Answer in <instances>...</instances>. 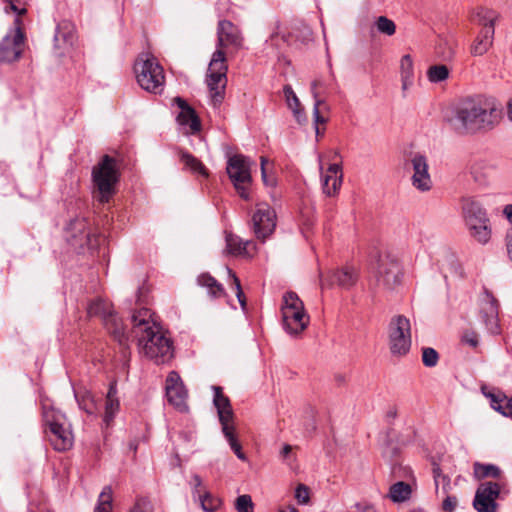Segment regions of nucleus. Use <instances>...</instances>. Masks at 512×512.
Instances as JSON below:
<instances>
[{"label":"nucleus","mask_w":512,"mask_h":512,"mask_svg":"<svg viewBox=\"0 0 512 512\" xmlns=\"http://www.w3.org/2000/svg\"><path fill=\"white\" fill-rule=\"evenodd\" d=\"M131 335L137 340L140 352L157 364L173 357V345L169 337L152 318L148 308L136 310L131 315Z\"/></svg>","instance_id":"nucleus-1"},{"label":"nucleus","mask_w":512,"mask_h":512,"mask_svg":"<svg viewBox=\"0 0 512 512\" xmlns=\"http://www.w3.org/2000/svg\"><path fill=\"white\" fill-rule=\"evenodd\" d=\"M446 122L459 135L475 134L492 129L497 122V113L489 101L471 98L457 104L446 116Z\"/></svg>","instance_id":"nucleus-2"},{"label":"nucleus","mask_w":512,"mask_h":512,"mask_svg":"<svg viewBox=\"0 0 512 512\" xmlns=\"http://www.w3.org/2000/svg\"><path fill=\"white\" fill-rule=\"evenodd\" d=\"M368 267L378 289L394 291L401 285L402 267L397 257L387 249L373 248L369 253Z\"/></svg>","instance_id":"nucleus-3"},{"label":"nucleus","mask_w":512,"mask_h":512,"mask_svg":"<svg viewBox=\"0 0 512 512\" xmlns=\"http://www.w3.org/2000/svg\"><path fill=\"white\" fill-rule=\"evenodd\" d=\"M119 179L120 171L117 160L109 155H104L92 169L94 192L100 203H108L115 195Z\"/></svg>","instance_id":"nucleus-4"},{"label":"nucleus","mask_w":512,"mask_h":512,"mask_svg":"<svg viewBox=\"0 0 512 512\" xmlns=\"http://www.w3.org/2000/svg\"><path fill=\"white\" fill-rule=\"evenodd\" d=\"M43 421L48 440L56 451H67L73 446L71 426L61 411L43 405Z\"/></svg>","instance_id":"nucleus-5"},{"label":"nucleus","mask_w":512,"mask_h":512,"mask_svg":"<svg viewBox=\"0 0 512 512\" xmlns=\"http://www.w3.org/2000/svg\"><path fill=\"white\" fill-rule=\"evenodd\" d=\"M214 391L213 404L217 409L219 422L225 439L228 441L230 448L233 450L238 459L246 461L247 457L242 452V447L235 435L234 412L230 400L222 392L219 386H212Z\"/></svg>","instance_id":"nucleus-6"},{"label":"nucleus","mask_w":512,"mask_h":512,"mask_svg":"<svg viewBox=\"0 0 512 512\" xmlns=\"http://www.w3.org/2000/svg\"><path fill=\"white\" fill-rule=\"evenodd\" d=\"M283 327L290 335H298L309 324V316L305 313L304 304L295 292H287L283 296L281 307Z\"/></svg>","instance_id":"nucleus-7"},{"label":"nucleus","mask_w":512,"mask_h":512,"mask_svg":"<svg viewBox=\"0 0 512 512\" xmlns=\"http://www.w3.org/2000/svg\"><path fill=\"white\" fill-rule=\"evenodd\" d=\"M89 317L97 316L102 318L106 330L122 346L127 344L128 334L126 333L121 320L113 313L110 303L102 298H95L87 306Z\"/></svg>","instance_id":"nucleus-8"},{"label":"nucleus","mask_w":512,"mask_h":512,"mask_svg":"<svg viewBox=\"0 0 512 512\" xmlns=\"http://www.w3.org/2000/svg\"><path fill=\"white\" fill-rule=\"evenodd\" d=\"M227 69L225 53L216 49L209 63L206 79L214 107L219 106L224 99Z\"/></svg>","instance_id":"nucleus-9"},{"label":"nucleus","mask_w":512,"mask_h":512,"mask_svg":"<svg viewBox=\"0 0 512 512\" xmlns=\"http://www.w3.org/2000/svg\"><path fill=\"white\" fill-rule=\"evenodd\" d=\"M135 73L140 87L148 92L160 93L164 84L163 68L156 58L145 55L135 63Z\"/></svg>","instance_id":"nucleus-10"},{"label":"nucleus","mask_w":512,"mask_h":512,"mask_svg":"<svg viewBox=\"0 0 512 512\" xmlns=\"http://www.w3.org/2000/svg\"><path fill=\"white\" fill-rule=\"evenodd\" d=\"M390 352L394 356H405L411 348V324L403 315L394 316L388 326Z\"/></svg>","instance_id":"nucleus-11"},{"label":"nucleus","mask_w":512,"mask_h":512,"mask_svg":"<svg viewBox=\"0 0 512 512\" xmlns=\"http://www.w3.org/2000/svg\"><path fill=\"white\" fill-rule=\"evenodd\" d=\"M250 158L236 154L231 156L227 162V173L239 196L245 200L249 198L248 186L252 181Z\"/></svg>","instance_id":"nucleus-12"},{"label":"nucleus","mask_w":512,"mask_h":512,"mask_svg":"<svg viewBox=\"0 0 512 512\" xmlns=\"http://www.w3.org/2000/svg\"><path fill=\"white\" fill-rule=\"evenodd\" d=\"M496 12L493 10L481 8L477 11L474 21L482 26V29L471 47V52L475 56L483 55L488 51L492 44L494 36V23Z\"/></svg>","instance_id":"nucleus-13"},{"label":"nucleus","mask_w":512,"mask_h":512,"mask_svg":"<svg viewBox=\"0 0 512 512\" xmlns=\"http://www.w3.org/2000/svg\"><path fill=\"white\" fill-rule=\"evenodd\" d=\"M501 484L499 482H482L475 493L473 507L477 512H497L498 504L496 500L501 493Z\"/></svg>","instance_id":"nucleus-14"},{"label":"nucleus","mask_w":512,"mask_h":512,"mask_svg":"<svg viewBox=\"0 0 512 512\" xmlns=\"http://www.w3.org/2000/svg\"><path fill=\"white\" fill-rule=\"evenodd\" d=\"M479 301L480 318L486 329L491 334L499 333V305L497 299L488 289L484 288Z\"/></svg>","instance_id":"nucleus-15"},{"label":"nucleus","mask_w":512,"mask_h":512,"mask_svg":"<svg viewBox=\"0 0 512 512\" xmlns=\"http://www.w3.org/2000/svg\"><path fill=\"white\" fill-rule=\"evenodd\" d=\"M460 210L464 220L471 224H487L491 221L484 204L475 196H462Z\"/></svg>","instance_id":"nucleus-16"},{"label":"nucleus","mask_w":512,"mask_h":512,"mask_svg":"<svg viewBox=\"0 0 512 512\" xmlns=\"http://www.w3.org/2000/svg\"><path fill=\"white\" fill-rule=\"evenodd\" d=\"M24 34L19 27L7 34L0 43V62H13L20 58Z\"/></svg>","instance_id":"nucleus-17"},{"label":"nucleus","mask_w":512,"mask_h":512,"mask_svg":"<svg viewBox=\"0 0 512 512\" xmlns=\"http://www.w3.org/2000/svg\"><path fill=\"white\" fill-rule=\"evenodd\" d=\"M410 163L413 169V175L411 177L413 187L421 192L431 190L432 179L429 174L427 158L420 153H415L412 155Z\"/></svg>","instance_id":"nucleus-18"},{"label":"nucleus","mask_w":512,"mask_h":512,"mask_svg":"<svg viewBox=\"0 0 512 512\" xmlns=\"http://www.w3.org/2000/svg\"><path fill=\"white\" fill-rule=\"evenodd\" d=\"M77 40L75 25L68 20L59 22L54 34V51L58 56H63L73 48Z\"/></svg>","instance_id":"nucleus-19"},{"label":"nucleus","mask_w":512,"mask_h":512,"mask_svg":"<svg viewBox=\"0 0 512 512\" xmlns=\"http://www.w3.org/2000/svg\"><path fill=\"white\" fill-rule=\"evenodd\" d=\"M165 390L167 399L171 405L176 407L179 411H187V391L184 388L183 382L177 372L171 371L168 374Z\"/></svg>","instance_id":"nucleus-20"},{"label":"nucleus","mask_w":512,"mask_h":512,"mask_svg":"<svg viewBox=\"0 0 512 512\" xmlns=\"http://www.w3.org/2000/svg\"><path fill=\"white\" fill-rule=\"evenodd\" d=\"M217 35V49L221 50L222 47H227L229 45L240 47L242 44V37L239 29L230 21L222 20L219 22Z\"/></svg>","instance_id":"nucleus-21"},{"label":"nucleus","mask_w":512,"mask_h":512,"mask_svg":"<svg viewBox=\"0 0 512 512\" xmlns=\"http://www.w3.org/2000/svg\"><path fill=\"white\" fill-rule=\"evenodd\" d=\"M226 251L233 256L251 257L255 250V244L246 240L243 241L239 236L225 231Z\"/></svg>","instance_id":"nucleus-22"},{"label":"nucleus","mask_w":512,"mask_h":512,"mask_svg":"<svg viewBox=\"0 0 512 512\" xmlns=\"http://www.w3.org/2000/svg\"><path fill=\"white\" fill-rule=\"evenodd\" d=\"M342 170L339 164H330L326 174L322 177L323 193L329 197L335 196L342 185Z\"/></svg>","instance_id":"nucleus-23"},{"label":"nucleus","mask_w":512,"mask_h":512,"mask_svg":"<svg viewBox=\"0 0 512 512\" xmlns=\"http://www.w3.org/2000/svg\"><path fill=\"white\" fill-rule=\"evenodd\" d=\"M175 103L180 108V113L177 116L178 123L182 126H188L192 133L199 132L201 124L194 109L180 97L175 98Z\"/></svg>","instance_id":"nucleus-24"},{"label":"nucleus","mask_w":512,"mask_h":512,"mask_svg":"<svg viewBox=\"0 0 512 512\" xmlns=\"http://www.w3.org/2000/svg\"><path fill=\"white\" fill-rule=\"evenodd\" d=\"M484 395L489 399L491 408L512 419V397H508L499 390L484 393Z\"/></svg>","instance_id":"nucleus-25"},{"label":"nucleus","mask_w":512,"mask_h":512,"mask_svg":"<svg viewBox=\"0 0 512 512\" xmlns=\"http://www.w3.org/2000/svg\"><path fill=\"white\" fill-rule=\"evenodd\" d=\"M117 393H118V391H117L116 382L110 383L109 389H108V392L106 395L105 412H104V417H103V421L106 426H109L111 424V422L113 421L114 417L116 416V414L119 410L120 403H119V399L117 397Z\"/></svg>","instance_id":"nucleus-26"},{"label":"nucleus","mask_w":512,"mask_h":512,"mask_svg":"<svg viewBox=\"0 0 512 512\" xmlns=\"http://www.w3.org/2000/svg\"><path fill=\"white\" fill-rule=\"evenodd\" d=\"M283 93L286 99V103L288 107L292 110L294 117L296 118L298 123H302L306 120L303 109L301 108V104L299 98L295 94L294 90L290 85H285L283 88Z\"/></svg>","instance_id":"nucleus-27"},{"label":"nucleus","mask_w":512,"mask_h":512,"mask_svg":"<svg viewBox=\"0 0 512 512\" xmlns=\"http://www.w3.org/2000/svg\"><path fill=\"white\" fill-rule=\"evenodd\" d=\"M197 282L200 286L207 288L209 295L213 298H220L225 295L223 285L207 273L199 275Z\"/></svg>","instance_id":"nucleus-28"},{"label":"nucleus","mask_w":512,"mask_h":512,"mask_svg":"<svg viewBox=\"0 0 512 512\" xmlns=\"http://www.w3.org/2000/svg\"><path fill=\"white\" fill-rule=\"evenodd\" d=\"M74 396L79 408L85 411L87 414L92 415L97 411L96 400L90 391L85 389L75 390Z\"/></svg>","instance_id":"nucleus-29"},{"label":"nucleus","mask_w":512,"mask_h":512,"mask_svg":"<svg viewBox=\"0 0 512 512\" xmlns=\"http://www.w3.org/2000/svg\"><path fill=\"white\" fill-rule=\"evenodd\" d=\"M252 220L253 224H275L276 212L267 204H259L253 214Z\"/></svg>","instance_id":"nucleus-30"},{"label":"nucleus","mask_w":512,"mask_h":512,"mask_svg":"<svg viewBox=\"0 0 512 512\" xmlns=\"http://www.w3.org/2000/svg\"><path fill=\"white\" fill-rule=\"evenodd\" d=\"M474 475L478 479L494 478L500 479L501 469L494 464H483L476 462L473 466Z\"/></svg>","instance_id":"nucleus-31"},{"label":"nucleus","mask_w":512,"mask_h":512,"mask_svg":"<svg viewBox=\"0 0 512 512\" xmlns=\"http://www.w3.org/2000/svg\"><path fill=\"white\" fill-rule=\"evenodd\" d=\"M319 83L321 84L319 80H314L311 83V93L314 99L313 122L315 126H319V124H325L327 122V119L320 114V106L325 104V100L319 98V92L317 91Z\"/></svg>","instance_id":"nucleus-32"},{"label":"nucleus","mask_w":512,"mask_h":512,"mask_svg":"<svg viewBox=\"0 0 512 512\" xmlns=\"http://www.w3.org/2000/svg\"><path fill=\"white\" fill-rule=\"evenodd\" d=\"M411 487L409 484L399 481L390 487L389 498L396 503L404 502L410 498Z\"/></svg>","instance_id":"nucleus-33"},{"label":"nucleus","mask_w":512,"mask_h":512,"mask_svg":"<svg viewBox=\"0 0 512 512\" xmlns=\"http://www.w3.org/2000/svg\"><path fill=\"white\" fill-rule=\"evenodd\" d=\"M333 277L338 285L348 288L356 282L357 273L353 267H344L335 271Z\"/></svg>","instance_id":"nucleus-34"},{"label":"nucleus","mask_w":512,"mask_h":512,"mask_svg":"<svg viewBox=\"0 0 512 512\" xmlns=\"http://www.w3.org/2000/svg\"><path fill=\"white\" fill-rule=\"evenodd\" d=\"M450 74V70L446 65H432L427 70V78L431 83H440L445 81Z\"/></svg>","instance_id":"nucleus-35"},{"label":"nucleus","mask_w":512,"mask_h":512,"mask_svg":"<svg viewBox=\"0 0 512 512\" xmlns=\"http://www.w3.org/2000/svg\"><path fill=\"white\" fill-rule=\"evenodd\" d=\"M94 512H112V489L110 486L103 488Z\"/></svg>","instance_id":"nucleus-36"},{"label":"nucleus","mask_w":512,"mask_h":512,"mask_svg":"<svg viewBox=\"0 0 512 512\" xmlns=\"http://www.w3.org/2000/svg\"><path fill=\"white\" fill-rule=\"evenodd\" d=\"M197 500L200 503L201 508L205 512H213V511L217 510L220 507V505H221L220 499L215 497V496H213L207 490L203 494H201L197 498Z\"/></svg>","instance_id":"nucleus-37"},{"label":"nucleus","mask_w":512,"mask_h":512,"mask_svg":"<svg viewBox=\"0 0 512 512\" xmlns=\"http://www.w3.org/2000/svg\"><path fill=\"white\" fill-rule=\"evenodd\" d=\"M181 161L184 165L194 173L206 175V169L204 165L188 152H182L180 155Z\"/></svg>","instance_id":"nucleus-38"},{"label":"nucleus","mask_w":512,"mask_h":512,"mask_svg":"<svg viewBox=\"0 0 512 512\" xmlns=\"http://www.w3.org/2000/svg\"><path fill=\"white\" fill-rule=\"evenodd\" d=\"M469 234L481 244H486L491 238L490 226H469Z\"/></svg>","instance_id":"nucleus-39"},{"label":"nucleus","mask_w":512,"mask_h":512,"mask_svg":"<svg viewBox=\"0 0 512 512\" xmlns=\"http://www.w3.org/2000/svg\"><path fill=\"white\" fill-rule=\"evenodd\" d=\"M375 27L381 34L392 36L396 31L395 23L386 16H379L375 21Z\"/></svg>","instance_id":"nucleus-40"},{"label":"nucleus","mask_w":512,"mask_h":512,"mask_svg":"<svg viewBox=\"0 0 512 512\" xmlns=\"http://www.w3.org/2000/svg\"><path fill=\"white\" fill-rule=\"evenodd\" d=\"M415 78L412 58L404 55L400 61V79Z\"/></svg>","instance_id":"nucleus-41"},{"label":"nucleus","mask_w":512,"mask_h":512,"mask_svg":"<svg viewBox=\"0 0 512 512\" xmlns=\"http://www.w3.org/2000/svg\"><path fill=\"white\" fill-rule=\"evenodd\" d=\"M316 80L321 82V84L319 83L317 86L319 98H321V95H326L337 84L335 75L331 68L329 71V77L327 79L317 78Z\"/></svg>","instance_id":"nucleus-42"},{"label":"nucleus","mask_w":512,"mask_h":512,"mask_svg":"<svg viewBox=\"0 0 512 512\" xmlns=\"http://www.w3.org/2000/svg\"><path fill=\"white\" fill-rule=\"evenodd\" d=\"M439 361L438 352L431 347H424L422 349V362L424 366L432 368L437 365Z\"/></svg>","instance_id":"nucleus-43"},{"label":"nucleus","mask_w":512,"mask_h":512,"mask_svg":"<svg viewBox=\"0 0 512 512\" xmlns=\"http://www.w3.org/2000/svg\"><path fill=\"white\" fill-rule=\"evenodd\" d=\"M235 508L237 512H253L254 504L250 495H240L235 500Z\"/></svg>","instance_id":"nucleus-44"},{"label":"nucleus","mask_w":512,"mask_h":512,"mask_svg":"<svg viewBox=\"0 0 512 512\" xmlns=\"http://www.w3.org/2000/svg\"><path fill=\"white\" fill-rule=\"evenodd\" d=\"M189 484L192 488V495L194 499H197L201 494H203L206 491V488L203 485L201 477L197 474L192 475Z\"/></svg>","instance_id":"nucleus-45"},{"label":"nucleus","mask_w":512,"mask_h":512,"mask_svg":"<svg viewBox=\"0 0 512 512\" xmlns=\"http://www.w3.org/2000/svg\"><path fill=\"white\" fill-rule=\"evenodd\" d=\"M227 271H228V274L231 276V278L233 280V284H234L235 289H236V296L238 298V301H239L242 309L245 310L246 309V299H245V295H244V293L242 291V288H241L240 280L235 275V273L232 272L231 269L227 268Z\"/></svg>","instance_id":"nucleus-46"},{"label":"nucleus","mask_w":512,"mask_h":512,"mask_svg":"<svg viewBox=\"0 0 512 512\" xmlns=\"http://www.w3.org/2000/svg\"><path fill=\"white\" fill-rule=\"evenodd\" d=\"M129 512H152V505L146 498H138Z\"/></svg>","instance_id":"nucleus-47"},{"label":"nucleus","mask_w":512,"mask_h":512,"mask_svg":"<svg viewBox=\"0 0 512 512\" xmlns=\"http://www.w3.org/2000/svg\"><path fill=\"white\" fill-rule=\"evenodd\" d=\"M295 498L299 504H307L309 502V489L304 484H299L295 489Z\"/></svg>","instance_id":"nucleus-48"},{"label":"nucleus","mask_w":512,"mask_h":512,"mask_svg":"<svg viewBox=\"0 0 512 512\" xmlns=\"http://www.w3.org/2000/svg\"><path fill=\"white\" fill-rule=\"evenodd\" d=\"M80 228H81V226H76V225H73V226H67V227H66V235L68 236V235H70V234H71V235L73 236V237H72V239H69V238H68V241H69L72 245H77V244L82 245V243H83V241H82V240H83L84 238H87V236H88V233L81 232V234H82V238H81L80 240H78V239H77V237H76V235H74V233H76V232L80 231Z\"/></svg>","instance_id":"nucleus-49"},{"label":"nucleus","mask_w":512,"mask_h":512,"mask_svg":"<svg viewBox=\"0 0 512 512\" xmlns=\"http://www.w3.org/2000/svg\"><path fill=\"white\" fill-rule=\"evenodd\" d=\"M267 162H268V160L265 157L262 156L261 157V175H262V180H263V183L266 186H274L275 183H276V180H275L274 176L268 175L267 168H266Z\"/></svg>","instance_id":"nucleus-50"},{"label":"nucleus","mask_w":512,"mask_h":512,"mask_svg":"<svg viewBox=\"0 0 512 512\" xmlns=\"http://www.w3.org/2000/svg\"><path fill=\"white\" fill-rule=\"evenodd\" d=\"M254 233L258 239L265 241V239L274 232L275 226H253Z\"/></svg>","instance_id":"nucleus-51"},{"label":"nucleus","mask_w":512,"mask_h":512,"mask_svg":"<svg viewBox=\"0 0 512 512\" xmlns=\"http://www.w3.org/2000/svg\"><path fill=\"white\" fill-rule=\"evenodd\" d=\"M462 342L470 347L476 348L479 344L478 334L474 331H466L462 335Z\"/></svg>","instance_id":"nucleus-52"},{"label":"nucleus","mask_w":512,"mask_h":512,"mask_svg":"<svg viewBox=\"0 0 512 512\" xmlns=\"http://www.w3.org/2000/svg\"><path fill=\"white\" fill-rule=\"evenodd\" d=\"M458 504V500L455 496L447 495L443 500L442 508L445 512H454Z\"/></svg>","instance_id":"nucleus-53"},{"label":"nucleus","mask_w":512,"mask_h":512,"mask_svg":"<svg viewBox=\"0 0 512 512\" xmlns=\"http://www.w3.org/2000/svg\"><path fill=\"white\" fill-rule=\"evenodd\" d=\"M502 213V216L504 219L509 223L512 224V204L505 205L501 210L499 208H495L493 210V213L498 214Z\"/></svg>","instance_id":"nucleus-54"},{"label":"nucleus","mask_w":512,"mask_h":512,"mask_svg":"<svg viewBox=\"0 0 512 512\" xmlns=\"http://www.w3.org/2000/svg\"><path fill=\"white\" fill-rule=\"evenodd\" d=\"M415 78L401 79L402 97L406 98L408 91L413 87Z\"/></svg>","instance_id":"nucleus-55"},{"label":"nucleus","mask_w":512,"mask_h":512,"mask_svg":"<svg viewBox=\"0 0 512 512\" xmlns=\"http://www.w3.org/2000/svg\"><path fill=\"white\" fill-rule=\"evenodd\" d=\"M444 475L445 474L442 473L440 466L438 464H433V478H434L436 490H438L439 485H440V480H441L442 476H444Z\"/></svg>","instance_id":"nucleus-56"},{"label":"nucleus","mask_w":512,"mask_h":512,"mask_svg":"<svg viewBox=\"0 0 512 512\" xmlns=\"http://www.w3.org/2000/svg\"><path fill=\"white\" fill-rule=\"evenodd\" d=\"M506 248L509 259L512 261V226L506 233Z\"/></svg>","instance_id":"nucleus-57"},{"label":"nucleus","mask_w":512,"mask_h":512,"mask_svg":"<svg viewBox=\"0 0 512 512\" xmlns=\"http://www.w3.org/2000/svg\"><path fill=\"white\" fill-rule=\"evenodd\" d=\"M472 175H473L474 180H475L478 184H480V185H485V184H487V182H488V181H487L486 177H485V176H482V175L479 173V171H478V169H477V168H474V169H473V171H472Z\"/></svg>","instance_id":"nucleus-58"},{"label":"nucleus","mask_w":512,"mask_h":512,"mask_svg":"<svg viewBox=\"0 0 512 512\" xmlns=\"http://www.w3.org/2000/svg\"><path fill=\"white\" fill-rule=\"evenodd\" d=\"M440 484H442L443 492L445 494H447L451 488V480H450L449 476H447V475L442 476V478L440 480Z\"/></svg>","instance_id":"nucleus-59"},{"label":"nucleus","mask_w":512,"mask_h":512,"mask_svg":"<svg viewBox=\"0 0 512 512\" xmlns=\"http://www.w3.org/2000/svg\"><path fill=\"white\" fill-rule=\"evenodd\" d=\"M292 451V446L289 444H285L281 451V456L285 459L288 458Z\"/></svg>","instance_id":"nucleus-60"},{"label":"nucleus","mask_w":512,"mask_h":512,"mask_svg":"<svg viewBox=\"0 0 512 512\" xmlns=\"http://www.w3.org/2000/svg\"><path fill=\"white\" fill-rule=\"evenodd\" d=\"M397 416V410L395 407H390L386 412V417L388 419H394Z\"/></svg>","instance_id":"nucleus-61"},{"label":"nucleus","mask_w":512,"mask_h":512,"mask_svg":"<svg viewBox=\"0 0 512 512\" xmlns=\"http://www.w3.org/2000/svg\"><path fill=\"white\" fill-rule=\"evenodd\" d=\"M507 117L510 121H512V98L509 100L507 104Z\"/></svg>","instance_id":"nucleus-62"},{"label":"nucleus","mask_w":512,"mask_h":512,"mask_svg":"<svg viewBox=\"0 0 512 512\" xmlns=\"http://www.w3.org/2000/svg\"><path fill=\"white\" fill-rule=\"evenodd\" d=\"M279 512H298V510L294 506H288L286 509L279 510Z\"/></svg>","instance_id":"nucleus-63"},{"label":"nucleus","mask_w":512,"mask_h":512,"mask_svg":"<svg viewBox=\"0 0 512 512\" xmlns=\"http://www.w3.org/2000/svg\"><path fill=\"white\" fill-rule=\"evenodd\" d=\"M11 8H12L15 12H17L18 14H23V13H25V11H26L25 9L18 10V8H17L15 5H13V4H11Z\"/></svg>","instance_id":"nucleus-64"}]
</instances>
